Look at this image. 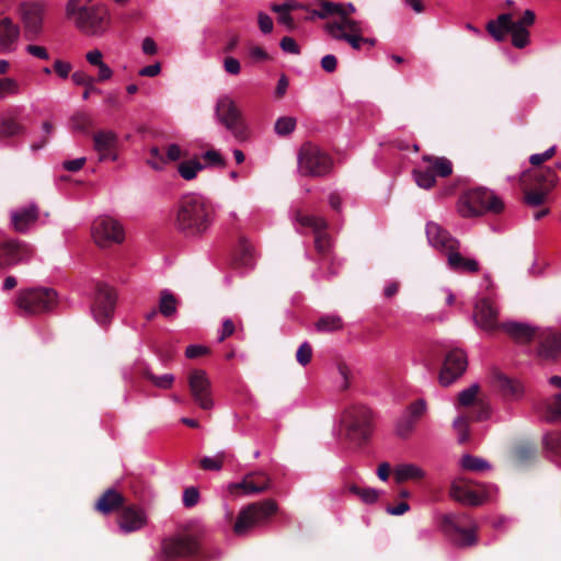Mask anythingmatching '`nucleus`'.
<instances>
[{"instance_id": "1", "label": "nucleus", "mask_w": 561, "mask_h": 561, "mask_svg": "<svg viewBox=\"0 0 561 561\" xmlns=\"http://www.w3.org/2000/svg\"><path fill=\"white\" fill-rule=\"evenodd\" d=\"M214 214L215 209L207 198L188 194L179 202L174 225L186 237L202 236L211 226Z\"/></svg>"}, {"instance_id": "2", "label": "nucleus", "mask_w": 561, "mask_h": 561, "mask_svg": "<svg viewBox=\"0 0 561 561\" xmlns=\"http://www.w3.org/2000/svg\"><path fill=\"white\" fill-rule=\"evenodd\" d=\"M180 558H190L197 561L209 558L201 533L183 531L162 541L161 561H174Z\"/></svg>"}, {"instance_id": "3", "label": "nucleus", "mask_w": 561, "mask_h": 561, "mask_svg": "<svg viewBox=\"0 0 561 561\" xmlns=\"http://www.w3.org/2000/svg\"><path fill=\"white\" fill-rule=\"evenodd\" d=\"M340 422L346 438L357 445H362L373 434L374 412L368 405L354 402L344 408Z\"/></svg>"}, {"instance_id": "4", "label": "nucleus", "mask_w": 561, "mask_h": 561, "mask_svg": "<svg viewBox=\"0 0 561 561\" xmlns=\"http://www.w3.org/2000/svg\"><path fill=\"white\" fill-rule=\"evenodd\" d=\"M558 181L559 175L551 168L525 171L520 176L525 203L533 207L545 204Z\"/></svg>"}, {"instance_id": "5", "label": "nucleus", "mask_w": 561, "mask_h": 561, "mask_svg": "<svg viewBox=\"0 0 561 561\" xmlns=\"http://www.w3.org/2000/svg\"><path fill=\"white\" fill-rule=\"evenodd\" d=\"M480 387L472 385L462 390L458 394V405L463 408H471L468 414H461L454 421V428L458 433V442L465 444L469 440V422L483 421L490 415V408L486 403L478 399Z\"/></svg>"}, {"instance_id": "6", "label": "nucleus", "mask_w": 561, "mask_h": 561, "mask_svg": "<svg viewBox=\"0 0 561 561\" xmlns=\"http://www.w3.org/2000/svg\"><path fill=\"white\" fill-rule=\"evenodd\" d=\"M277 510V503L272 499L248 504L240 510L233 525V533L237 536L248 535L253 528L268 524Z\"/></svg>"}, {"instance_id": "7", "label": "nucleus", "mask_w": 561, "mask_h": 561, "mask_svg": "<svg viewBox=\"0 0 561 561\" xmlns=\"http://www.w3.org/2000/svg\"><path fill=\"white\" fill-rule=\"evenodd\" d=\"M459 213L462 217H478L485 211L501 213L504 203L492 191L484 187L471 188L459 201Z\"/></svg>"}, {"instance_id": "8", "label": "nucleus", "mask_w": 561, "mask_h": 561, "mask_svg": "<svg viewBox=\"0 0 561 561\" xmlns=\"http://www.w3.org/2000/svg\"><path fill=\"white\" fill-rule=\"evenodd\" d=\"M58 302L55 289L47 287L20 290L15 305L24 314H39L51 311Z\"/></svg>"}, {"instance_id": "9", "label": "nucleus", "mask_w": 561, "mask_h": 561, "mask_svg": "<svg viewBox=\"0 0 561 561\" xmlns=\"http://www.w3.org/2000/svg\"><path fill=\"white\" fill-rule=\"evenodd\" d=\"M333 168L332 158L319 146L305 142L298 152V170L305 176H324Z\"/></svg>"}, {"instance_id": "10", "label": "nucleus", "mask_w": 561, "mask_h": 561, "mask_svg": "<svg viewBox=\"0 0 561 561\" xmlns=\"http://www.w3.org/2000/svg\"><path fill=\"white\" fill-rule=\"evenodd\" d=\"M424 165H419L412 171L419 187L430 190L435 186L436 178H448L453 173V163L445 157L424 154Z\"/></svg>"}, {"instance_id": "11", "label": "nucleus", "mask_w": 561, "mask_h": 561, "mask_svg": "<svg viewBox=\"0 0 561 561\" xmlns=\"http://www.w3.org/2000/svg\"><path fill=\"white\" fill-rule=\"evenodd\" d=\"M535 12L526 10L523 15L514 21L512 14L503 13L496 20H491L486 23V31L489 35H529V27L535 23Z\"/></svg>"}, {"instance_id": "12", "label": "nucleus", "mask_w": 561, "mask_h": 561, "mask_svg": "<svg viewBox=\"0 0 561 561\" xmlns=\"http://www.w3.org/2000/svg\"><path fill=\"white\" fill-rule=\"evenodd\" d=\"M296 220L302 227L310 228L314 234V248L321 260H331L332 241L327 232L328 221L318 216L296 211Z\"/></svg>"}, {"instance_id": "13", "label": "nucleus", "mask_w": 561, "mask_h": 561, "mask_svg": "<svg viewBox=\"0 0 561 561\" xmlns=\"http://www.w3.org/2000/svg\"><path fill=\"white\" fill-rule=\"evenodd\" d=\"M216 117L236 138L240 140L247 138V125L242 113L230 98L224 96L218 100Z\"/></svg>"}, {"instance_id": "14", "label": "nucleus", "mask_w": 561, "mask_h": 561, "mask_svg": "<svg viewBox=\"0 0 561 561\" xmlns=\"http://www.w3.org/2000/svg\"><path fill=\"white\" fill-rule=\"evenodd\" d=\"M117 295L111 286L105 283L95 285V293L91 304V313L100 325H107L114 314Z\"/></svg>"}, {"instance_id": "15", "label": "nucleus", "mask_w": 561, "mask_h": 561, "mask_svg": "<svg viewBox=\"0 0 561 561\" xmlns=\"http://www.w3.org/2000/svg\"><path fill=\"white\" fill-rule=\"evenodd\" d=\"M467 366V354L461 348L447 351L438 374V382L443 387L450 386L465 374Z\"/></svg>"}, {"instance_id": "16", "label": "nucleus", "mask_w": 561, "mask_h": 561, "mask_svg": "<svg viewBox=\"0 0 561 561\" xmlns=\"http://www.w3.org/2000/svg\"><path fill=\"white\" fill-rule=\"evenodd\" d=\"M33 255V247L24 241L9 239L0 242V268L28 263Z\"/></svg>"}, {"instance_id": "17", "label": "nucleus", "mask_w": 561, "mask_h": 561, "mask_svg": "<svg viewBox=\"0 0 561 561\" xmlns=\"http://www.w3.org/2000/svg\"><path fill=\"white\" fill-rule=\"evenodd\" d=\"M92 236L100 247L121 243L125 238L123 226L111 217H99L92 225Z\"/></svg>"}, {"instance_id": "18", "label": "nucleus", "mask_w": 561, "mask_h": 561, "mask_svg": "<svg viewBox=\"0 0 561 561\" xmlns=\"http://www.w3.org/2000/svg\"><path fill=\"white\" fill-rule=\"evenodd\" d=\"M188 388L194 402L203 410H210L214 405L211 398V382L203 369H194L187 377Z\"/></svg>"}, {"instance_id": "19", "label": "nucleus", "mask_w": 561, "mask_h": 561, "mask_svg": "<svg viewBox=\"0 0 561 561\" xmlns=\"http://www.w3.org/2000/svg\"><path fill=\"white\" fill-rule=\"evenodd\" d=\"M355 12L356 8L353 3L342 4V12L339 13V20L327 23L325 30L331 34L340 32L341 35H362L368 32L369 30L365 22L351 18Z\"/></svg>"}, {"instance_id": "20", "label": "nucleus", "mask_w": 561, "mask_h": 561, "mask_svg": "<svg viewBox=\"0 0 561 561\" xmlns=\"http://www.w3.org/2000/svg\"><path fill=\"white\" fill-rule=\"evenodd\" d=\"M440 529L457 547H471L477 543L474 530L460 527L455 515H444L440 519Z\"/></svg>"}, {"instance_id": "21", "label": "nucleus", "mask_w": 561, "mask_h": 561, "mask_svg": "<svg viewBox=\"0 0 561 561\" xmlns=\"http://www.w3.org/2000/svg\"><path fill=\"white\" fill-rule=\"evenodd\" d=\"M117 523L122 531L129 534L142 529L147 525L148 518L145 511L138 505L125 504L119 511Z\"/></svg>"}, {"instance_id": "22", "label": "nucleus", "mask_w": 561, "mask_h": 561, "mask_svg": "<svg viewBox=\"0 0 561 561\" xmlns=\"http://www.w3.org/2000/svg\"><path fill=\"white\" fill-rule=\"evenodd\" d=\"M271 488V478L264 471L247 473L241 482L231 483L229 491L236 493L242 491L244 494H259Z\"/></svg>"}, {"instance_id": "23", "label": "nucleus", "mask_w": 561, "mask_h": 561, "mask_svg": "<svg viewBox=\"0 0 561 561\" xmlns=\"http://www.w3.org/2000/svg\"><path fill=\"white\" fill-rule=\"evenodd\" d=\"M93 148L100 161L118 159V137L111 130H99L93 135Z\"/></svg>"}, {"instance_id": "24", "label": "nucleus", "mask_w": 561, "mask_h": 561, "mask_svg": "<svg viewBox=\"0 0 561 561\" xmlns=\"http://www.w3.org/2000/svg\"><path fill=\"white\" fill-rule=\"evenodd\" d=\"M473 319L476 324L486 332L501 330V324L497 322V310L486 298L476 304Z\"/></svg>"}, {"instance_id": "25", "label": "nucleus", "mask_w": 561, "mask_h": 561, "mask_svg": "<svg viewBox=\"0 0 561 561\" xmlns=\"http://www.w3.org/2000/svg\"><path fill=\"white\" fill-rule=\"evenodd\" d=\"M108 9L104 4L82 5L76 24L80 28L101 26L108 21Z\"/></svg>"}, {"instance_id": "26", "label": "nucleus", "mask_w": 561, "mask_h": 561, "mask_svg": "<svg viewBox=\"0 0 561 561\" xmlns=\"http://www.w3.org/2000/svg\"><path fill=\"white\" fill-rule=\"evenodd\" d=\"M426 237L428 242L436 249L447 251L448 253L454 250H458V240L451 237L446 229L436 222H427Z\"/></svg>"}, {"instance_id": "27", "label": "nucleus", "mask_w": 561, "mask_h": 561, "mask_svg": "<svg viewBox=\"0 0 561 561\" xmlns=\"http://www.w3.org/2000/svg\"><path fill=\"white\" fill-rule=\"evenodd\" d=\"M19 11L26 32L36 34L43 31L44 7L42 4L24 2Z\"/></svg>"}, {"instance_id": "28", "label": "nucleus", "mask_w": 561, "mask_h": 561, "mask_svg": "<svg viewBox=\"0 0 561 561\" xmlns=\"http://www.w3.org/2000/svg\"><path fill=\"white\" fill-rule=\"evenodd\" d=\"M538 355L543 359H554L561 354V333L542 332L539 336Z\"/></svg>"}, {"instance_id": "29", "label": "nucleus", "mask_w": 561, "mask_h": 561, "mask_svg": "<svg viewBox=\"0 0 561 561\" xmlns=\"http://www.w3.org/2000/svg\"><path fill=\"white\" fill-rule=\"evenodd\" d=\"M126 500L123 494L114 489H107L96 501L94 508L95 511L107 515L114 511L122 510L125 506Z\"/></svg>"}, {"instance_id": "30", "label": "nucleus", "mask_w": 561, "mask_h": 561, "mask_svg": "<svg viewBox=\"0 0 561 561\" xmlns=\"http://www.w3.org/2000/svg\"><path fill=\"white\" fill-rule=\"evenodd\" d=\"M501 330L507 333L516 343L520 344H527L537 337L536 329L525 323H501Z\"/></svg>"}, {"instance_id": "31", "label": "nucleus", "mask_w": 561, "mask_h": 561, "mask_svg": "<svg viewBox=\"0 0 561 561\" xmlns=\"http://www.w3.org/2000/svg\"><path fill=\"white\" fill-rule=\"evenodd\" d=\"M38 219V208L34 205L13 211L11 222L16 232H25Z\"/></svg>"}, {"instance_id": "32", "label": "nucleus", "mask_w": 561, "mask_h": 561, "mask_svg": "<svg viewBox=\"0 0 561 561\" xmlns=\"http://www.w3.org/2000/svg\"><path fill=\"white\" fill-rule=\"evenodd\" d=\"M450 496L455 501L469 505H479L482 502L481 496L463 481H455L451 484Z\"/></svg>"}, {"instance_id": "33", "label": "nucleus", "mask_w": 561, "mask_h": 561, "mask_svg": "<svg viewBox=\"0 0 561 561\" xmlns=\"http://www.w3.org/2000/svg\"><path fill=\"white\" fill-rule=\"evenodd\" d=\"M394 480L397 483H403L405 481H420L425 477V472L422 468L413 463H402L394 469Z\"/></svg>"}, {"instance_id": "34", "label": "nucleus", "mask_w": 561, "mask_h": 561, "mask_svg": "<svg viewBox=\"0 0 561 561\" xmlns=\"http://www.w3.org/2000/svg\"><path fill=\"white\" fill-rule=\"evenodd\" d=\"M448 265L456 272L477 273L479 263L476 260L463 257L457 250L448 253Z\"/></svg>"}, {"instance_id": "35", "label": "nucleus", "mask_w": 561, "mask_h": 561, "mask_svg": "<svg viewBox=\"0 0 561 561\" xmlns=\"http://www.w3.org/2000/svg\"><path fill=\"white\" fill-rule=\"evenodd\" d=\"M297 4L295 2H286L282 4H273L271 7L272 11L277 14L276 20L278 24L285 26L287 32H291L295 30V23L290 11L296 9Z\"/></svg>"}, {"instance_id": "36", "label": "nucleus", "mask_w": 561, "mask_h": 561, "mask_svg": "<svg viewBox=\"0 0 561 561\" xmlns=\"http://www.w3.org/2000/svg\"><path fill=\"white\" fill-rule=\"evenodd\" d=\"M26 133L24 125L20 124L15 117L8 116L0 121V138H10L23 136Z\"/></svg>"}, {"instance_id": "37", "label": "nucleus", "mask_w": 561, "mask_h": 561, "mask_svg": "<svg viewBox=\"0 0 561 561\" xmlns=\"http://www.w3.org/2000/svg\"><path fill=\"white\" fill-rule=\"evenodd\" d=\"M316 329L320 333H332L343 329V320L336 314H327L319 318Z\"/></svg>"}, {"instance_id": "38", "label": "nucleus", "mask_w": 561, "mask_h": 561, "mask_svg": "<svg viewBox=\"0 0 561 561\" xmlns=\"http://www.w3.org/2000/svg\"><path fill=\"white\" fill-rule=\"evenodd\" d=\"M340 12H342V3L322 1L319 8L312 11V16L319 19L335 18V20H339Z\"/></svg>"}, {"instance_id": "39", "label": "nucleus", "mask_w": 561, "mask_h": 561, "mask_svg": "<svg viewBox=\"0 0 561 561\" xmlns=\"http://www.w3.org/2000/svg\"><path fill=\"white\" fill-rule=\"evenodd\" d=\"M176 306L178 300L173 294L168 290H162L160 293L159 312L163 317H172L176 312Z\"/></svg>"}, {"instance_id": "40", "label": "nucleus", "mask_w": 561, "mask_h": 561, "mask_svg": "<svg viewBox=\"0 0 561 561\" xmlns=\"http://www.w3.org/2000/svg\"><path fill=\"white\" fill-rule=\"evenodd\" d=\"M497 388L501 390L503 396L507 398H516L522 392V386L519 382L514 381L505 376L499 375L496 377Z\"/></svg>"}, {"instance_id": "41", "label": "nucleus", "mask_w": 561, "mask_h": 561, "mask_svg": "<svg viewBox=\"0 0 561 561\" xmlns=\"http://www.w3.org/2000/svg\"><path fill=\"white\" fill-rule=\"evenodd\" d=\"M346 490L356 495L362 502L366 504L375 503L379 497V492L373 488H363L357 484H348Z\"/></svg>"}, {"instance_id": "42", "label": "nucleus", "mask_w": 561, "mask_h": 561, "mask_svg": "<svg viewBox=\"0 0 561 561\" xmlns=\"http://www.w3.org/2000/svg\"><path fill=\"white\" fill-rule=\"evenodd\" d=\"M252 245L243 237H241L239 239L238 249L234 254V263L238 266L249 265L252 259Z\"/></svg>"}, {"instance_id": "43", "label": "nucleus", "mask_w": 561, "mask_h": 561, "mask_svg": "<svg viewBox=\"0 0 561 561\" xmlns=\"http://www.w3.org/2000/svg\"><path fill=\"white\" fill-rule=\"evenodd\" d=\"M227 457L226 451H219L214 457H203L199 460V468L205 471H219Z\"/></svg>"}, {"instance_id": "44", "label": "nucleus", "mask_w": 561, "mask_h": 561, "mask_svg": "<svg viewBox=\"0 0 561 561\" xmlns=\"http://www.w3.org/2000/svg\"><path fill=\"white\" fill-rule=\"evenodd\" d=\"M203 169L204 165L197 159L181 162L178 168L180 175L187 181L195 179Z\"/></svg>"}, {"instance_id": "45", "label": "nucleus", "mask_w": 561, "mask_h": 561, "mask_svg": "<svg viewBox=\"0 0 561 561\" xmlns=\"http://www.w3.org/2000/svg\"><path fill=\"white\" fill-rule=\"evenodd\" d=\"M416 422L410 417L407 413L402 415L397 422L396 433L401 438H407L414 431Z\"/></svg>"}, {"instance_id": "46", "label": "nucleus", "mask_w": 561, "mask_h": 561, "mask_svg": "<svg viewBox=\"0 0 561 561\" xmlns=\"http://www.w3.org/2000/svg\"><path fill=\"white\" fill-rule=\"evenodd\" d=\"M461 466L469 471H483L489 468V463L482 458L466 455L461 458Z\"/></svg>"}, {"instance_id": "47", "label": "nucleus", "mask_w": 561, "mask_h": 561, "mask_svg": "<svg viewBox=\"0 0 561 561\" xmlns=\"http://www.w3.org/2000/svg\"><path fill=\"white\" fill-rule=\"evenodd\" d=\"M145 378L150 380L156 387L161 389H169L172 387L174 381V376L171 374H165L163 376H156L150 370L146 369L144 371Z\"/></svg>"}, {"instance_id": "48", "label": "nucleus", "mask_w": 561, "mask_h": 561, "mask_svg": "<svg viewBox=\"0 0 561 561\" xmlns=\"http://www.w3.org/2000/svg\"><path fill=\"white\" fill-rule=\"evenodd\" d=\"M296 127V119L289 116L279 117L275 123V131L279 136H288Z\"/></svg>"}, {"instance_id": "49", "label": "nucleus", "mask_w": 561, "mask_h": 561, "mask_svg": "<svg viewBox=\"0 0 561 561\" xmlns=\"http://www.w3.org/2000/svg\"><path fill=\"white\" fill-rule=\"evenodd\" d=\"M71 124L75 130L88 133L92 126V118L85 113H76L71 117Z\"/></svg>"}, {"instance_id": "50", "label": "nucleus", "mask_w": 561, "mask_h": 561, "mask_svg": "<svg viewBox=\"0 0 561 561\" xmlns=\"http://www.w3.org/2000/svg\"><path fill=\"white\" fill-rule=\"evenodd\" d=\"M543 444L547 450L554 455H561V433H548L543 438Z\"/></svg>"}, {"instance_id": "51", "label": "nucleus", "mask_w": 561, "mask_h": 561, "mask_svg": "<svg viewBox=\"0 0 561 561\" xmlns=\"http://www.w3.org/2000/svg\"><path fill=\"white\" fill-rule=\"evenodd\" d=\"M536 448L530 445H522L515 449V458L519 463H525L535 459Z\"/></svg>"}, {"instance_id": "52", "label": "nucleus", "mask_w": 561, "mask_h": 561, "mask_svg": "<svg viewBox=\"0 0 561 561\" xmlns=\"http://www.w3.org/2000/svg\"><path fill=\"white\" fill-rule=\"evenodd\" d=\"M345 39L352 48L362 49L363 47L370 49L373 48L377 41L375 37H342Z\"/></svg>"}, {"instance_id": "53", "label": "nucleus", "mask_w": 561, "mask_h": 561, "mask_svg": "<svg viewBox=\"0 0 561 561\" xmlns=\"http://www.w3.org/2000/svg\"><path fill=\"white\" fill-rule=\"evenodd\" d=\"M547 411L549 421H561V393L553 397V401L547 405Z\"/></svg>"}, {"instance_id": "54", "label": "nucleus", "mask_w": 561, "mask_h": 561, "mask_svg": "<svg viewBox=\"0 0 561 561\" xmlns=\"http://www.w3.org/2000/svg\"><path fill=\"white\" fill-rule=\"evenodd\" d=\"M426 411V402L423 399H419L412 402L407 410V414L417 422Z\"/></svg>"}, {"instance_id": "55", "label": "nucleus", "mask_w": 561, "mask_h": 561, "mask_svg": "<svg viewBox=\"0 0 561 561\" xmlns=\"http://www.w3.org/2000/svg\"><path fill=\"white\" fill-rule=\"evenodd\" d=\"M312 347L308 342H304L296 352V359L301 366H306L311 362Z\"/></svg>"}, {"instance_id": "56", "label": "nucleus", "mask_w": 561, "mask_h": 561, "mask_svg": "<svg viewBox=\"0 0 561 561\" xmlns=\"http://www.w3.org/2000/svg\"><path fill=\"white\" fill-rule=\"evenodd\" d=\"M20 87L19 83L12 78H3L0 79V98H3L5 94H19Z\"/></svg>"}, {"instance_id": "57", "label": "nucleus", "mask_w": 561, "mask_h": 561, "mask_svg": "<svg viewBox=\"0 0 561 561\" xmlns=\"http://www.w3.org/2000/svg\"><path fill=\"white\" fill-rule=\"evenodd\" d=\"M199 501V492L197 488L190 486L183 492V505L187 508L194 507Z\"/></svg>"}, {"instance_id": "58", "label": "nucleus", "mask_w": 561, "mask_h": 561, "mask_svg": "<svg viewBox=\"0 0 561 561\" xmlns=\"http://www.w3.org/2000/svg\"><path fill=\"white\" fill-rule=\"evenodd\" d=\"M203 158L208 165L220 167V168L226 167V160L220 154V152L217 150L211 149V150L206 151L203 154Z\"/></svg>"}, {"instance_id": "59", "label": "nucleus", "mask_w": 561, "mask_h": 561, "mask_svg": "<svg viewBox=\"0 0 561 561\" xmlns=\"http://www.w3.org/2000/svg\"><path fill=\"white\" fill-rule=\"evenodd\" d=\"M150 159L147 161L148 164L154 170H161L164 165V156L161 153L158 147H151L150 150Z\"/></svg>"}, {"instance_id": "60", "label": "nucleus", "mask_w": 561, "mask_h": 561, "mask_svg": "<svg viewBox=\"0 0 561 561\" xmlns=\"http://www.w3.org/2000/svg\"><path fill=\"white\" fill-rule=\"evenodd\" d=\"M554 154H556V147L552 146V147H550L548 150H546L542 153L531 154L530 158H529V162L534 167H539L543 162L550 160Z\"/></svg>"}, {"instance_id": "61", "label": "nucleus", "mask_w": 561, "mask_h": 561, "mask_svg": "<svg viewBox=\"0 0 561 561\" xmlns=\"http://www.w3.org/2000/svg\"><path fill=\"white\" fill-rule=\"evenodd\" d=\"M19 28L10 18L0 20V35H18Z\"/></svg>"}, {"instance_id": "62", "label": "nucleus", "mask_w": 561, "mask_h": 561, "mask_svg": "<svg viewBox=\"0 0 561 561\" xmlns=\"http://www.w3.org/2000/svg\"><path fill=\"white\" fill-rule=\"evenodd\" d=\"M257 24H259L261 32H263L265 34H268L273 31V20L268 14H266L264 12H259Z\"/></svg>"}, {"instance_id": "63", "label": "nucleus", "mask_w": 561, "mask_h": 561, "mask_svg": "<svg viewBox=\"0 0 561 561\" xmlns=\"http://www.w3.org/2000/svg\"><path fill=\"white\" fill-rule=\"evenodd\" d=\"M280 47L289 54L298 55L300 53V48L294 37H282Z\"/></svg>"}, {"instance_id": "64", "label": "nucleus", "mask_w": 561, "mask_h": 561, "mask_svg": "<svg viewBox=\"0 0 561 561\" xmlns=\"http://www.w3.org/2000/svg\"><path fill=\"white\" fill-rule=\"evenodd\" d=\"M71 80L77 85H91V82H95V79L83 71H76L71 75Z\"/></svg>"}]
</instances>
